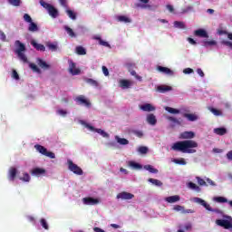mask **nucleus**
<instances>
[{
	"label": "nucleus",
	"instance_id": "aec40b11",
	"mask_svg": "<svg viewBox=\"0 0 232 232\" xmlns=\"http://www.w3.org/2000/svg\"><path fill=\"white\" fill-rule=\"evenodd\" d=\"M195 35H197V37H205L206 39H208V37H209V35L208 34V32H206V30H204V29L196 30Z\"/></svg>",
	"mask_w": 232,
	"mask_h": 232
},
{
	"label": "nucleus",
	"instance_id": "4c0bfd02",
	"mask_svg": "<svg viewBox=\"0 0 232 232\" xmlns=\"http://www.w3.org/2000/svg\"><path fill=\"white\" fill-rule=\"evenodd\" d=\"M76 53L78 55H86V49H84V47H82V46H77Z\"/></svg>",
	"mask_w": 232,
	"mask_h": 232
},
{
	"label": "nucleus",
	"instance_id": "9b49d317",
	"mask_svg": "<svg viewBox=\"0 0 232 232\" xmlns=\"http://www.w3.org/2000/svg\"><path fill=\"white\" fill-rule=\"evenodd\" d=\"M46 173V169L41 168H34L31 170V175L34 177H41V175H44Z\"/></svg>",
	"mask_w": 232,
	"mask_h": 232
},
{
	"label": "nucleus",
	"instance_id": "6ab92c4d",
	"mask_svg": "<svg viewBox=\"0 0 232 232\" xmlns=\"http://www.w3.org/2000/svg\"><path fill=\"white\" fill-rule=\"evenodd\" d=\"M165 200L166 202H169V204H175V202H179V200H180V196L175 195V196L167 197Z\"/></svg>",
	"mask_w": 232,
	"mask_h": 232
},
{
	"label": "nucleus",
	"instance_id": "5701e85b",
	"mask_svg": "<svg viewBox=\"0 0 232 232\" xmlns=\"http://www.w3.org/2000/svg\"><path fill=\"white\" fill-rule=\"evenodd\" d=\"M131 82L130 80H120V87L126 90L131 86Z\"/></svg>",
	"mask_w": 232,
	"mask_h": 232
},
{
	"label": "nucleus",
	"instance_id": "a19ab883",
	"mask_svg": "<svg viewBox=\"0 0 232 232\" xmlns=\"http://www.w3.org/2000/svg\"><path fill=\"white\" fill-rule=\"evenodd\" d=\"M118 21L120 23H131V20L130 18H128L127 16H124V15L118 16Z\"/></svg>",
	"mask_w": 232,
	"mask_h": 232
},
{
	"label": "nucleus",
	"instance_id": "5fc2aeb1",
	"mask_svg": "<svg viewBox=\"0 0 232 232\" xmlns=\"http://www.w3.org/2000/svg\"><path fill=\"white\" fill-rule=\"evenodd\" d=\"M20 180H23V182H28L30 180V174L24 173V177L20 178Z\"/></svg>",
	"mask_w": 232,
	"mask_h": 232
},
{
	"label": "nucleus",
	"instance_id": "052dcab7",
	"mask_svg": "<svg viewBox=\"0 0 232 232\" xmlns=\"http://www.w3.org/2000/svg\"><path fill=\"white\" fill-rule=\"evenodd\" d=\"M134 135H136V137H139L140 139H141V137H143L144 133H142V131L140 130H133Z\"/></svg>",
	"mask_w": 232,
	"mask_h": 232
},
{
	"label": "nucleus",
	"instance_id": "f3484780",
	"mask_svg": "<svg viewBox=\"0 0 232 232\" xmlns=\"http://www.w3.org/2000/svg\"><path fill=\"white\" fill-rule=\"evenodd\" d=\"M47 12H48L49 15L51 17H53V19H55V18H57L59 16V11L56 8H54L53 5H52L49 8V10H47Z\"/></svg>",
	"mask_w": 232,
	"mask_h": 232
},
{
	"label": "nucleus",
	"instance_id": "e2e57ef3",
	"mask_svg": "<svg viewBox=\"0 0 232 232\" xmlns=\"http://www.w3.org/2000/svg\"><path fill=\"white\" fill-rule=\"evenodd\" d=\"M59 3L63 8H68V2L66 0H59Z\"/></svg>",
	"mask_w": 232,
	"mask_h": 232
},
{
	"label": "nucleus",
	"instance_id": "6e6552de",
	"mask_svg": "<svg viewBox=\"0 0 232 232\" xmlns=\"http://www.w3.org/2000/svg\"><path fill=\"white\" fill-rule=\"evenodd\" d=\"M135 195L130 193V192H121L116 196V198H121V200H131V198H134Z\"/></svg>",
	"mask_w": 232,
	"mask_h": 232
},
{
	"label": "nucleus",
	"instance_id": "39448f33",
	"mask_svg": "<svg viewBox=\"0 0 232 232\" xmlns=\"http://www.w3.org/2000/svg\"><path fill=\"white\" fill-rule=\"evenodd\" d=\"M67 164L69 170L74 173V175H82V169L78 167L77 164L73 163L72 160H68Z\"/></svg>",
	"mask_w": 232,
	"mask_h": 232
},
{
	"label": "nucleus",
	"instance_id": "a18cd8bd",
	"mask_svg": "<svg viewBox=\"0 0 232 232\" xmlns=\"http://www.w3.org/2000/svg\"><path fill=\"white\" fill-rule=\"evenodd\" d=\"M215 202H218L219 204H224L226 202H227V198H224V197H216L214 198Z\"/></svg>",
	"mask_w": 232,
	"mask_h": 232
},
{
	"label": "nucleus",
	"instance_id": "a211bd4d",
	"mask_svg": "<svg viewBox=\"0 0 232 232\" xmlns=\"http://www.w3.org/2000/svg\"><path fill=\"white\" fill-rule=\"evenodd\" d=\"M17 177V169H15L14 167H12L9 169V176L8 179L9 180H15V178Z\"/></svg>",
	"mask_w": 232,
	"mask_h": 232
},
{
	"label": "nucleus",
	"instance_id": "58836bf2",
	"mask_svg": "<svg viewBox=\"0 0 232 232\" xmlns=\"http://www.w3.org/2000/svg\"><path fill=\"white\" fill-rule=\"evenodd\" d=\"M173 162L175 164H179V166H186L187 162L186 160H184V158L181 159H174Z\"/></svg>",
	"mask_w": 232,
	"mask_h": 232
},
{
	"label": "nucleus",
	"instance_id": "6e6d98bb",
	"mask_svg": "<svg viewBox=\"0 0 232 232\" xmlns=\"http://www.w3.org/2000/svg\"><path fill=\"white\" fill-rule=\"evenodd\" d=\"M24 21H25V23H33L32 16H30L28 14H24Z\"/></svg>",
	"mask_w": 232,
	"mask_h": 232
},
{
	"label": "nucleus",
	"instance_id": "0e129e2a",
	"mask_svg": "<svg viewBox=\"0 0 232 232\" xmlns=\"http://www.w3.org/2000/svg\"><path fill=\"white\" fill-rule=\"evenodd\" d=\"M102 72L103 74L108 77V75H110V72L108 71L107 67L106 66H102Z\"/></svg>",
	"mask_w": 232,
	"mask_h": 232
},
{
	"label": "nucleus",
	"instance_id": "7ed1b4c3",
	"mask_svg": "<svg viewBox=\"0 0 232 232\" xmlns=\"http://www.w3.org/2000/svg\"><path fill=\"white\" fill-rule=\"evenodd\" d=\"M194 202H196V204H199L200 206H203V208H205L207 211H211L212 213H218V208H211V205H209L208 202H206V200L200 198H194Z\"/></svg>",
	"mask_w": 232,
	"mask_h": 232
},
{
	"label": "nucleus",
	"instance_id": "2f4dec72",
	"mask_svg": "<svg viewBox=\"0 0 232 232\" xmlns=\"http://www.w3.org/2000/svg\"><path fill=\"white\" fill-rule=\"evenodd\" d=\"M64 30L67 32L70 37H77V34L73 32L72 28H70L68 25L64 26Z\"/></svg>",
	"mask_w": 232,
	"mask_h": 232
},
{
	"label": "nucleus",
	"instance_id": "4be33fe9",
	"mask_svg": "<svg viewBox=\"0 0 232 232\" xmlns=\"http://www.w3.org/2000/svg\"><path fill=\"white\" fill-rule=\"evenodd\" d=\"M143 111H155V107L151 103H146L140 106Z\"/></svg>",
	"mask_w": 232,
	"mask_h": 232
},
{
	"label": "nucleus",
	"instance_id": "7c9ffc66",
	"mask_svg": "<svg viewBox=\"0 0 232 232\" xmlns=\"http://www.w3.org/2000/svg\"><path fill=\"white\" fill-rule=\"evenodd\" d=\"M174 26L175 28H179L180 30H186V24H184V22L175 21Z\"/></svg>",
	"mask_w": 232,
	"mask_h": 232
},
{
	"label": "nucleus",
	"instance_id": "4d7b16f0",
	"mask_svg": "<svg viewBox=\"0 0 232 232\" xmlns=\"http://www.w3.org/2000/svg\"><path fill=\"white\" fill-rule=\"evenodd\" d=\"M57 114L61 115L62 117H66V115H68V111H66L65 110L60 109L57 111Z\"/></svg>",
	"mask_w": 232,
	"mask_h": 232
},
{
	"label": "nucleus",
	"instance_id": "dca6fc26",
	"mask_svg": "<svg viewBox=\"0 0 232 232\" xmlns=\"http://www.w3.org/2000/svg\"><path fill=\"white\" fill-rule=\"evenodd\" d=\"M36 63L42 70H49L50 64L46 63L43 59L37 58Z\"/></svg>",
	"mask_w": 232,
	"mask_h": 232
},
{
	"label": "nucleus",
	"instance_id": "c756f323",
	"mask_svg": "<svg viewBox=\"0 0 232 232\" xmlns=\"http://www.w3.org/2000/svg\"><path fill=\"white\" fill-rule=\"evenodd\" d=\"M165 110L166 111H168L169 113H172L173 115H178L179 113H180V110L172 107H165Z\"/></svg>",
	"mask_w": 232,
	"mask_h": 232
},
{
	"label": "nucleus",
	"instance_id": "1a4fd4ad",
	"mask_svg": "<svg viewBox=\"0 0 232 232\" xmlns=\"http://www.w3.org/2000/svg\"><path fill=\"white\" fill-rule=\"evenodd\" d=\"M82 202L85 206H97V204H99V200L92 197L83 198Z\"/></svg>",
	"mask_w": 232,
	"mask_h": 232
},
{
	"label": "nucleus",
	"instance_id": "de8ad7c7",
	"mask_svg": "<svg viewBox=\"0 0 232 232\" xmlns=\"http://www.w3.org/2000/svg\"><path fill=\"white\" fill-rule=\"evenodd\" d=\"M196 180L198 181V186H208V183L206 182V180H204V179L198 176L196 177Z\"/></svg>",
	"mask_w": 232,
	"mask_h": 232
},
{
	"label": "nucleus",
	"instance_id": "412c9836",
	"mask_svg": "<svg viewBox=\"0 0 232 232\" xmlns=\"http://www.w3.org/2000/svg\"><path fill=\"white\" fill-rule=\"evenodd\" d=\"M183 117L185 119H188L190 122H195V121H198V116L196 114H191V113H183Z\"/></svg>",
	"mask_w": 232,
	"mask_h": 232
},
{
	"label": "nucleus",
	"instance_id": "49530a36",
	"mask_svg": "<svg viewBox=\"0 0 232 232\" xmlns=\"http://www.w3.org/2000/svg\"><path fill=\"white\" fill-rule=\"evenodd\" d=\"M40 5H41V6H43V8H44L47 11H49L52 6L51 4L44 2V0H40Z\"/></svg>",
	"mask_w": 232,
	"mask_h": 232
},
{
	"label": "nucleus",
	"instance_id": "c03bdc74",
	"mask_svg": "<svg viewBox=\"0 0 232 232\" xmlns=\"http://www.w3.org/2000/svg\"><path fill=\"white\" fill-rule=\"evenodd\" d=\"M208 110H209V111H211V113L216 115V117H218V116L222 115V111H218V109H215L213 107H209Z\"/></svg>",
	"mask_w": 232,
	"mask_h": 232
},
{
	"label": "nucleus",
	"instance_id": "c85d7f7f",
	"mask_svg": "<svg viewBox=\"0 0 232 232\" xmlns=\"http://www.w3.org/2000/svg\"><path fill=\"white\" fill-rule=\"evenodd\" d=\"M29 32H39V26H37V24L31 22L28 26Z\"/></svg>",
	"mask_w": 232,
	"mask_h": 232
},
{
	"label": "nucleus",
	"instance_id": "a878e982",
	"mask_svg": "<svg viewBox=\"0 0 232 232\" xmlns=\"http://www.w3.org/2000/svg\"><path fill=\"white\" fill-rule=\"evenodd\" d=\"M115 140H117L118 144H121V146H127V144H130V140L125 138H120L119 136H116Z\"/></svg>",
	"mask_w": 232,
	"mask_h": 232
},
{
	"label": "nucleus",
	"instance_id": "ea45409f",
	"mask_svg": "<svg viewBox=\"0 0 232 232\" xmlns=\"http://www.w3.org/2000/svg\"><path fill=\"white\" fill-rule=\"evenodd\" d=\"M167 121H169L170 122H173V124H177L178 126H180L181 124L180 121L172 116H168Z\"/></svg>",
	"mask_w": 232,
	"mask_h": 232
},
{
	"label": "nucleus",
	"instance_id": "774afa93",
	"mask_svg": "<svg viewBox=\"0 0 232 232\" xmlns=\"http://www.w3.org/2000/svg\"><path fill=\"white\" fill-rule=\"evenodd\" d=\"M227 159L228 160H232V150H229L227 153Z\"/></svg>",
	"mask_w": 232,
	"mask_h": 232
},
{
	"label": "nucleus",
	"instance_id": "bf43d9fd",
	"mask_svg": "<svg viewBox=\"0 0 232 232\" xmlns=\"http://www.w3.org/2000/svg\"><path fill=\"white\" fill-rule=\"evenodd\" d=\"M12 77L15 79V81H19V73H17V71L13 70Z\"/></svg>",
	"mask_w": 232,
	"mask_h": 232
},
{
	"label": "nucleus",
	"instance_id": "09e8293b",
	"mask_svg": "<svg viewBox=\"0 0 232 232\" xmlns=\"http://www.w3.org/2000/svg\"><path fill=\"white\" fill-rule=\"evenodd\" d=\"M138 152L140 153L141 155H146V153H148V147H146V146L139 147Z\"/></svg>",
	"mask_w": 232,
	"mask_h": 232
},
{
	"label": "nucleus",
	"instance_id": "72a5a7b5",
	"mask_svg": "<svg viewBox=\"0 0 232 232\" xmlns=\"http://www.w3.org/2000/svg\"><path fill=\"white\" fill-rule=\"evenodd\" d=\"M188 188L189 189H194V191H200V187L191 181L188 183Z\"/></svg>",
	"mask_w": 232,
	"mask_h": 232
},
{
	"label": "nucleus",
	"instance_id": "79ce46f5",
	"mask_svg": "<svg viewBox=\"0 0 232 232\" xmlns=\"http://www.w3.org/2000/svg\"><path fill=\"white\" fill-rule=\"evenodd\" d=\"M149 181L150 182V184H153L154 186H158L160 187L162 186V181L159 180V179H149Z\"/></svg>",
	"mask_w": 232,
	"mask_h": 232
},
{
	"label": "nucleus",
	"instance_id": "473e14b6",
	"mask_svg": "<svg viewBox=\"0 0 232 232\" xmlns=\"http://www.w3.org/2000/svg\"><path fill=\"white\" fill-rule=\"evenodd\" d=\"M129 166L130 168H133V169H142V165H140L135 161H130Z\"/></svg>",
	"mask_w": 232,
	"mask_h": 232
},
{
	"label": "nucleus",
	"instance_id": "f8f14e48",
	"mask_svg": "<svg viewBox=\"0 0 232 232\" xmlns=\"http://www.w3.org/2000/svg\"><path fill=\"white\" fill-rule=\"evenodd\" d=\"M157 70L158 72H160V73H165V75H173V71L168 67H162L160 65L157 66Z\"/></svg>",
	"mask_w": 232,
	"mask_h": 232
},
{
	"label": "nucleus",
	"instance_id": "f257e3e1",
	"mask_svg": "<svg viewBox=\"0 0 232 232\" xmlns=\"http://www.w3.org/2000/svg\"><path fill=\"white\" fill-rule=\"evenodd\" d=\"M179 139L185 140L177 141L172 144L170 150L172 151H180L181 153H197L196 148H198V143L193 140L195 139V132L193 131H183L179 134Z\"/></svg>",
	"mask_w": 232,
	"mask_h": 232
},
{
	"label": "nucleus",
	"instance_id": "864d4df0",
	"mask_svg": "<svg viewBox=\"0 0 232 232\" xmlns=\"http://www.w3.org/2000/svg\"><path fill=\"white\" fill-rule=\"evenodd\" d=\"M215 45H217V41L215 40L204 42V46H215Z\"/></svg>",
	"mask_w": 232,
	"mask_h": 232
},
{
	"label": "nucleus",
	"instance_id": "c9c22d12",
	"mask_svg": "<svg viewBox=\"0 0 232 232\" xmlns=\"http://www.w3.org/2000/svg\"><path fill=\"white\" fill-rule=\"evenodd\" d=\"M144 169H147L150 173H159V169L153 168L151 165H145Z\"/></svg>",
	"mask_w": 232,
	"mask_h": 232
},
{
	"label": "nucleus",
	"instance_id": "338daca9",
	"mask_svg": "<svg viewBox=\"0 0 232 232\" xmlns=\"http://www.w3.org/2000/svg\"><path fill=\"white\" fill-rule=\"evenodd\" d=\"M206 180L209 186H217V183H215V181H213L211 179L207 178Z\"/></svg>",
	"mask_w": 232,
	"mask_h": 232
},
{
	"label": "nucleus",
	"instance_id": "69168bd1",
	"mask_svg": "<svg viewBox=\"0 0 232 232\" xmlns=\"http://www.w3.org/2000/svg\"><path fill=\"white\" fill-rule=\"evenodd\" d=\"M174 209H175V211H181V213H182V211H184V207H182L180 205H177L174 207Z\"/></svg>",
	"mask_w": 232,
	"mask_h": 232
},
{
	"label": "nucleus",
	"instance_id": "4468645a",
	"mask_svg": "<svg viewBox=\"0 0 232 232\" xmlns=\"http://www.w3.org/2000/svg\"><path fill=\"white\" fill-rule=\"evenodd\" d=\"M171 90H173V87L169 85H159L157 87L159 93H166L167 92H171Z\"/></svg>",
	"mask_w": 232,
	"mask_h": 232
},
{
	"label": "nucleus",
	"instance_id": "2eb2a0df",
	"mask_svg": "<svg viewBox=\"0 0 232 232\" xmlns=\"http://www.w3.org/2000/svg\"><path fill=\"white\" fill-rule=\"evenodd\" d=\"M139 2L143 3V5L136 4L135 6H137V8H142L143 10H146L147 8H151V6L148 5V3H150V0H139Z\"/></svg>",
	"mask_w": 232,
	"mask_h": 232
},
{
	"label": "nucleus",
	"instance_id": "393cba45",
	"mask_svg": "<svg viewBox=\"0 0 232 232\" xmlns=\"http://www.w3.org/2000/svg\"><path fill=\"white\" fill-rule=\"evenodd\" d=\"M214 133H216V135H226V133H227V129L221 127V128H216L214 129Z\"/></svg>",
	"mask_w": 232,
	"mask_h": 232
},
{
	"label": "nucleus",
	"instance_id": "13d9d810",
	"mask_svg": "<svg viewBox=\"0 0 232 232\" xmlns=\"http://www.w3.org/2000/svg\"><path fill=\"white\" fill-rule=\"evenodd\" d=\"M40 222H41V225H42V227H44V229H48V228H49L48 223L46 222V219L42 218V219L40 220Z\"/></svg>",
	"mask_w": 232,
	"mask_h": 232
},
{
	"label": "nucleus",
	"instance_id": "bb28decb",
	"mask_svg": "<svg viewBox=\"0 0 232 232\" xmlns=\"http://www.w3.org/2000/svg\"><path fill=\"white\" fill-rule=\"evenodd\" d=\"M93 39L99 42V44L101 46H105L106 48H110V44L102 39H101V36H94Z\"/></svg>",
	"mask_w": 232,
	"mask_h": 232
},
{
	"label": "nucleus",
	"instance_id": "680f3d73",
	"mask_svg": "<svg viewBox=\"0 0 232 232\" xmlns=\"http://www.w3.org/2000/svg\"><path fill=\"white\" fill-rule=\"evenodd\" d=\"M0 39L5 43L6 42V34H5V32L0 31Z\"/></svg>",
	"mask_w": 232,
	"mask_h": 232
},
{
	"label": "nucleus",
	"instance_id": "9d476101",
	"mask_svg": "<svg viewBox=\"0 0 232 232\" xmlns=\"http://www.w3.org/2000/svg\"><path fill=\"white\" fill-rule=\"evenodd\" d=\"M69 72L72 75H79L81 73V69L76 68V64L73 62H69Z\"/></svg>",
	"mask_w": 232,
	"mask_h": 232
},
{
	"label": "nucleus",
	"instance_id": "f03ea898",
	"mask_svg": "<svg viewBox=\"0 0 232 232\" xmlns=\"http://www.w3.org/2000/svg\"><path fill=\"white\" fill-rule=\"evenodd\" d=\"M15 46H18V48L14 52L17 54L20 61H22L23 63H28V57H26V54L23 53L26 52V46L24 45V44L21 43V41L19 40H16Z\"/></svg>",
	"mask_w": 232,
	"mask_h": 232
},
{
	"label": "nucleus",
	"instance_id": "603ef678",
	"mask_svg": "<svg viewBox=\"0 0 232 232\" xmlns=\"http://www.w3.org/2000/svg\"><path fill=\"white\" fill-rule=\"evenodd\" d=\"M130 75H132L133 77H135V79H137V81L142 82V76L137 74V72L135 71H130Z\"/></svg>",
	"mask_w": 232,
	"mask_h": 232
},
{
	"label": "nucleus",
	"instance_id": "0eeeda50",
	"mask_svg": "<svg viewBox=\"0 0 232 232\" xmlns=\"http://www.w3.org/2000/svg\"><path fill=\"white\" fill-rule=\"evenodd\" d=\"M216 224L220 227H224V229H231L232 227V222L227 219H217Z\"/></svg>",
	"mask_w": 232,
	"mask_h": 232
},
{
	"label": "nucleus",
	"instance_id": "8fccbe9b",
	"mask_svg": "<svg viewBox=\"0 0 232 232\" xmlns=\"http://www.w3.org/2000/svg\"><path fill=\"white\" fill-rule=\"evenodd\" d=\"M47 48H49V50H51V52H57V44H53L52 43H48L46 44Z\"/></svg>",
	"mask_w": 232,
	"mask_h": 232
},
{
	"label": "nucleus",
	"instance_id": "423d86ee",
	"mask_svg": "<svg viewBox=\"0 0 232 232\" xmlns=\"http://www.w3.org/2000/svg\"><path fill=\"white\" fill-rule=\"evenodd\" d=\"M75 102L82 106H85L86 108L92 107V102H90V100L86 99L84 95L77 96L75 98Z\"/></svg>",
	"mask_w": 232,
	"mask_h": 232
},
{
	"label": "nucleus",
	"instance_id": "37998d69",
	"mask_svg": "<svg viewBox=\"0 0 232 232\" xmlns=\"http://www.w3.org/2000/svg\"><path fill=\"white\" fill-rule=\"evenodd\" d=\"M29 67L33 72H35V73H42L41 69L35 65V63H29Z\"/></svg>",
	"mask_w": 232,
	"mask_h": 232
},
{
	"label": "nucleus",
	"instance_id": "cd10ccee",
	"mask_svg": "<svg viewBox=\"0 0 232 232\" xmlns=\"http://www.w3.org/2000/svg\"><path fill=\"white\" fill-rule=\"evenodd\" d=\"M85 82H87V84H90L91 86H93L94 88L99 87V82H97L92 78H86Z\"/></svg>",
	"mask_w": 232,
	"mask_h": 232
},
{
	"label": "nucleus",
	"instance_id": "b1692460",
	"mask_svg": "<svg viewBox=\"0 0 232 232\" xmlns=\"http://www.w3.org/2000/svg\"><path fill=\"white\" fill-rule=\"evenodd\" d=\"M147 122L151 126H155V124H157V117H155L154 114L147 115Z\"/></svg>",
	"mask_w": 232,
	"mask_h": 232
},
{
	"label": "nucleus",
	"instance_id": "3c124183",
	"mask_svg": "<svg viewBox=\"0 0 232 232\" xmlns=\"http://www.w3.org/2000/svg\"><path fill=\"white\" fill-rule=\"evenodd\" d=\"M8 3L12 6H21V0H8Z\"/></svg>",
	"mask_w": 232,
	"mask_h": 232
},
{
	"label": "nucleus",
	"instance_id": "20e7f679",
	"mask_svg": "<svg viewBox=\"0 0 232 232\" xmlns=\"http://www.w3.org/2000/svg\"><path fill=\"white\" fill-rule=\"evenodd\" d=\"M34 148L36 149V151H39L42 155L49 157V159H55V153L48 151V150L44 148V146L36 144L34 145Z\"/></svg>",
	"mask_w": 232,
	"mask_h": 232
},
{
	"label": "nucleus",
	"instance_id": "f704fd0d",
	"mask_svg": "<svg viewBox=\"0 0 232 232\" xmlns=\"http://www.w3.org/2000/svg\"><path fill=\"white\" fill-rule=\"evenodd\" d=\"M66 14L68 17H70V19H72V21H75V19H77V14L71 9H67Z\"/></svg>",
	"mask_w": 232,
	"mask_h": 232
},
{
	"label": "nucleus",
	"instance_id": "e433bc0d",
	"mask_svg": "<svg viewBox=\"0 0 232 232\" xmlns=\"http://www.w3.org/2000/svg\"><path fill=\"white\" fill-rule=\"evenodd\" d=\"M96 133H99V135H102L104 139H108L110 137V134L108 132L102 130V129H95Z\"/></svg>",
	"mask_w": 232,
	"mask_h": 232
},
{
	"label": "nucleus",
	"instance_id": "ddd939ff",
	"mask_svg": "<svg viewBox=\"0 0 232 232\" xmlns=\"http://www.w3.org/2000/svg\"><path fill=\"white\" fill-rule=\"evenodd\" d=\"M32 46L37 50V52H45L46 47L43 44H38L35 40L31 41Z\"/></svg>",
	"mask_w": 232,
	"mask_h": 232
}]
</instances>
